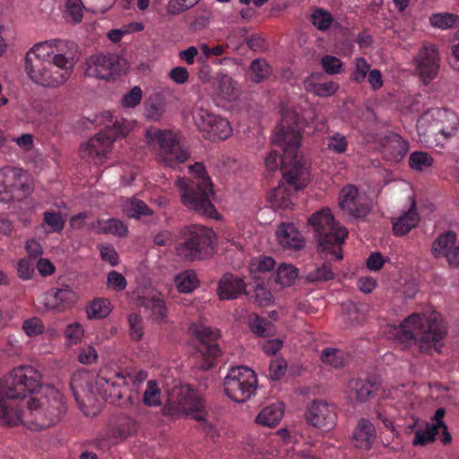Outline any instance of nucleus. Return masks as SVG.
<instances>
[{"label": "nucleus", "instance_id": "obj_1", "mask_svg": "<svg viewBox=\"0 0 459 459\" xmlns=\"http://www.w3.org/2000/svg\"><path fill=\"white\" fill-rule=\"evenodd\" d=\"M74 41L50 39L35 44L25 56V71L36 84L57 88L71 76L77 62Z\"/></svg>", "mask_w": 459, "mask_h": 459}, {"label": "nucleus", "instance_id": "obj_2", "mask_svg": "<svg viewBox=\"0 0 459 459\" xmlns=\"http://www.w3.org/2000/svg\"><path fill=\"white\" fill-rule=\"evenodd\" d=\"M297 131H291L288 135L290 142L286 144V136L280 133L277 140L285 146V156L282 158V177L285 183H280L272 189L267 201L273 209H290L293 205L294 193L307 186L310 181V171L306 161L299 155V141Z\"/></svg>", "mask_w": 459, "mask_h": 459}, {"label": "nucleus", "instance_id": "obj_3", "mask_svg": "<svg viewBox=\"0 0 459 459\" xmlns=\"http://www.w3.org/2000/svg\"><path fill=\"white\" fill-rule=\"evenodd\" d=\"M40 373L31 366H20L0 382V424L16 426L22 422V402L40 385Z\"/></svg>", "mask_w": 459, "mask_h": 459}, {"label": "nucleus", "instance_id": "obj_4", "mask_svg": "<svg viewBox=\"0 0 459 459\" xmlns=\"http://www.w3.org/2000/svg\"><path fill=\"white\" fill-rule=\"evenodd\" d=\"M394 334L401 342L416 343L421 352L431 353L434 351L439 353L446 329L437 313L429 316L413 313L394 328Z\"/></svg>", "mask_w": 459, "mask_h": 459}, {"label": "nucleus", "instance_id": "obj_5", "mask_svg": "<svg viewBox=\"0 0 459 459\" xmlns=\"http://www.w3.org/2000/svg\"><path fill=\"white\" fill-rule=\"evenodd\" d=\"M189 169L191 178H180L177 181L183 204L189 210L216 219L218 212L211 200L213 195L212 183L205 167L201 162H195Z\"/></svg>", "mask_w": 459, "mask_h": 459}, {"label": "nucleus", "instance_id": "obj_6", "mask_svg": "<svg viewBox=\"0 0 459 459\" xmlns=\"http://www.w3.org/2000/svg\"><path fill=\"white\" fill-rule=\"evenodd\" d=\"M148 377V373L139 370L130 374L122 370L101 368L96 377L95 385L100 396L108 403L117 406L133 405L138 402V397L127 394L131 389L138 390V385Z\"/></svg>", "mask_w": 459, "mask_h": 459}, {"label": "nucleus", "instance_id": "obj_7", "mask_svg": "<svg viewBox=\"0 0 459 459\" xmlns=\"http://www.w3.org/2000/svg\"><path fill=\"white\" fill-rule=\"evenodd\" d=\"M307 227L323 251L331 250L336 260L342 259L341 245L348 237V230L334 221L329 208H323L314 212L307 220Z\"/></svg>", "mask_w": 459, "mask_h": 459}, {"label": "nucleus", "instance_id": "obj_8", "mask_svg": "<svg viewBox=\"0 0 459 459\" xmlns=\"http://www.w3.org/2000/svg\"><path fill=\"white\" fill-rule=\"evenodd\" d=\"M104 116L109 119L110 125H107L81 148L82 157L95 163H102L110 152L113 143L119 137H125L132 128L131 123L124 118L113 120L110 112H106Z\"/></svg>", "mask_w": 459, "mask_h": 459}, {"label": "nucleus", "instance_id": "obj_9", "mask_svg": "<svg viewBox=\"0 0 459 459\" xmlns=\"http://www.w3.org/2000/svg\"><path fill=\"white\" fill-rule=\"evenodd\" d=\"M213 238V230L207 227L186 226L179 232L177 255L188 261L201 259L212 248Z\"/></svg>", "mask_w": 459, "mask_h": 459}, {"label": "nucleus", "instance_id": "obj_10", "mask_svg": "<svg viewBox=\"0 0 459 459\" xmlns=\"http://www.w3.org/2000/svg\"><path fill=\"white\" fill-rule=\"evenodd\" d=\"M34 190L30 174L17 167L5 166L0 169V202H22Z\"/></svg>", "mask_w": 459, "mask_h": 459}, {"label": "nucleus", "instance_id": "obj_11", "mask_svg": "<svg viewBox=\"0 0 459 459\" xmlns=\"http://www.w3.org/2000/svg\"><path fill=\"white\" fill-rule=\"evenodd\" d=\"M147 143L158 150V158L167 167L174 168L186 161L189 153L181 148L176 134L168 130L149 129L145 133Z\"/></svg>", "mask_w": 459, "mask_h": 459}, {"label": "nucleus", "instance_id": "obj_12", "mask_svg": "<svg viewBox=\"0 0 459 459\" xmlns=\"http://www.w3.org/2000/svg\"><path fill=\"white\" fill-rule=\"evenodd\" d=\"M226 395L236 403L250 400L257 389V377L254 370L245 366L231 368L224 377Z\"/></svg>", "mask_w": 459, "mask_h": 459}, {"label": "nucleus", "instance_id": "obj_13", "mask_svg": "<svg viewBox=\"0 0 459 459\" xmlns=\"http://www.w3.org/2000/svg\"><path fill=\"white\" fill-rule=\"evenodd\" d=\"M202 407V400L197 392L189 385H179L169 392L164 410L170 415L194 413L195 420H203L204 415Z\"/></svg>", "mask_w": 459, "mask_h": 459}, {"label": "nucleus", "instance_id": "obj_14", "mask_svg": "<svg viewBox=\"0 0 459 459\" xmlns=\"http://www.w3.org/2000/svg\"><path fill=\"white\" fill-rule=\"evenodd\" d=\"M297 131L298 134V141H299V147L300 146V140H301V127L299 126V117L298 113L292 110L289 109H282L281 111V119L278 126V129L275 132L273 138V143L277 144L280 148L282 153L276 150H272L269 154L264 159V164L267 168V169L271 171H275L279 164H281V170L282 171V162L281 160L285 156L284 152V145L283 143H281L280 141H278L276 138L280 133H282L286 136V144L288 142H290V137L288 135L290 134L291 131Z\"/></svg>", "mask_w": 459, "mask_h": 459}, {"label": "nucleus", "instance_id": "obj_15", "mask_svg": "<svg viewBox=\"0 0 459 459\" xmlns=\"http://www.w3.org/2000/svg\"><path fill=\"white\" fill-rule=\"evenodd\" d=\"M48 404L40 403L36 398H31L28 403V410L35 419L34 429L49 428L56 424L65 412L66 407L62 395L56 392L52 400L47 401Z\"/></svg>", "mask_w": 459, "mask_h": 459}, {"label": "nucleus", "instance_id": "obj_16", "mask_svg": "<svg viewBox=\"0 0 459 459\" xmlns=\"http://www.w3.org/2000/svg\"><path fill=\"white\" fill-rule=\"evenodd\" d=\"M196 337V356L202 359L200 367L208 370L214 366L216 359L221 355V349L217 343L220 336L219 331L208 326H198L195 329Z\"/></svg>", "mask_w": 459, "mask_h": 459}, {"label": "nucleus", "instance_id": "obj_17", "mask_svg": "<svg viewBox=\"0 0 459 459\" xmlns=\"http://www.w3.org/2000/svg\"><path fill=\"white\" fill-rule=\"evenodd\" d=\"M194 121L204 137L210 141L226 140L232 132L229 121L204 108H198L194 115Z\"/></svg>", "mask_w": 459, "mask_h": 459}, {"label": "nucleus", "instance_id": "obj_18", "mask_svg": "<svg viewBox=\"0 0 459 459\" xmlns=\"http://www.w3.org/2000/svg\"><path fill=\"white\" fill-rule=\"evenodd\" d=\"M85 74L90 77L109 80L120 75L126 68V63L116 54H98L91 56L86 63Z\"/></svg>", "mask_w": 459, "mask_h": 459}, {"label": "nucleus", "instance_id": "obj_19", "mask_svg": "<svg viewBox=\"0 0 459 459\" xmlns=\"http://www.w3.org/2000/svg\"><path fill=\"white\" fill-rule=\"evenodd\" d=\"M413 62L424 84L429 83L437 76L440 69V56L435 45L424 44L415 56Z\"/></svg>", "mask_w": 459, "mask_h": 459}, {"label": "nucleus", "instance_id": "obj_20", "mask_svg": "<svg viewBox=\"0 0 459 459\" xmlns=\"http://www.w3.org/2000/svg\"><path fill=\"white\" fill-rule=\"evenodd\" d=\"M433 121L427 133L449 140L455 136L459 129V117L452 110L443 108L436 109L432 114Z\"/></svg>", "mask_w": 459, "mask_h": 459}, {"label": "nucleus", "instance_id": "obj_21", "mask_svg": "<svg viewBox=\"0 0 459 459\" xmlns=\"http://www.w3.org/2000/svg\"><path fill=\"white\" fill-rule=\"evenodd\" d=\"M77 299L76 293L68 287L51 288L38 298V302L45 310L61 312L72 307Z\"/></svg>", "mask_w": 459, "mask_h": 459}, {"label": "nucleus", "instance_id": "obj_22", "mask_svg": "<svg viewBox=\"0 0 459 459\" xmlns=\"http://www.w3.org/2000/svg\"><path fill=\"white\" fill-rule=\"evenodd\" d=\"M306 420L315 428L331 429L335 426V408L325 401L315 400L307 409Z\"/></svg>", "mask_w": 459, "mask_h": 459}, {"label": "nucleus", "instance_id": "obj_23", "mask_svg": "<svg viewBox=\"0 0 459 459\" xmlns=\"http://www.w3.org/2000/svg\"><path fill=\"white\" fill-rule=\"evenodd\" d=\"M339 206L355 218H364L370 211L369 204L352 185L342 187L339 196Z\"/></svg>", "mask_w": 459, "mask_h": 459}, {"label": "nucleus", "instance_id": "obj_24", "mask_svg": "<svg viewBox=\"0 0 459 459\" xmlns=\"http://www.w3.org/2000/svg\"><path fill=\"white\" fill-rule=\"evenodd\" d=\"M137 305L150 310L154 320L161 321L167 316V307L164 298L156 290H149L140 295Z\"/></svg>", "mask_w": 459, "mask_h": 459}, {"label": "nucleus", "instance_id": "obj_25", "mask_svg": "<svg viewBox=\"0 0 459 459\" xmlns=\"http://www.w3.org/2000/svg\"><path fill=\"white\" fill-rule=\"evenodd\" d=\"M279 244L284 250L298 251L303 248L305 240L293 224H281L276 231Z\"/></svg>", "mask_w": 459, "mask_h": 459}, {"label": "nucleus", "instance_id": "obj_26", "mask_svg": "<svg viewBox=\"0 0 459 459\" xmlns=\"http://www.w3.org/2000/svg\"><path fill=\"white\" fill-rule=\"evenodd\" d=\"M70 388L79 406L84 403V398L92 394V379L89 372L79 370L74 372L70 379Z\"/></svg>", "mask_w": 459, "mask_h": 459}, {"label": "nucleus", "instance_id": "obj_27", "mask_svg": "<svg viewBox=\"0 0 459 459\" xmlns=\"http://www.w3.org/2000/svg\"><path fill=\"white\" fill-rule=\"evenodd\" d=\"M393 232L397 237L407 235L420 222V215L416 209V204L412 200L410 208L397 218H392Z\"/></svg>", "mask_w": 459, "mask_h": 459}, {"label": "nucleus", "instance_id": "obj_28", "mask_svg": "<svg viewBox=\"0 0 459 459\" xmlns=\"http://www.w3.org/2000/svg\"><path fill=\"white\" fill-rule=\"evenodd\" d=\"M383 152L387 160L400 161L409 150V143L398 134H389L382 140Z\"/></svg>", "mask_w": 459, "mask_h": 459}, {"label": "nucleus", "instance_id": "obj_29", "mask_svg": "<svg viewBox=\"0 0 459 459\" xmlns=\"http://www.w3.org/2000/svg\"><path fill=\"white\" fill-rule=\"evenodd\" d=\"M377 437L374 424L367 419H360L353 432V443L357 448L369 450Z\"/></svg>", "mask_w": 459, "mask_h": 459}, {"label": "nucleus", "instance_id": "obj_30", "mask_svg": "<svg viewBox=\"0 0 459 459\" xmlns=\"http://www.w3.org/2000/svg\"><path fill=\"white\" fill-rule=\"evenodd\" d=\"M244 281L231 273H225L218 283V295L221 299H234L245 291Z\"/></svg>", "mask_w": 459, "mask_h": 459}, {"label": "nucleus", "instance_id": "obj_31", "mask_svg": "<svg viewBox=\"0 0 459 459\" xmlns=\"http://www.w3.org/2000/svg\"><path fill=\"white\" fill-rule=\"evenodd\" d=\"M88 229L97 234H113L120 237L127 234V227L117 219L97 220L89 224Z\"/></svg>", "mask_w": 459, "mask_h": 459}, {"label": "nucleus", "instance_id": "obj_32", "mask_svg": "<svg viewBox=\"0 0 459 459\" xmlns=\"http://www.w3.org/2000/svg\"><path fill=\"white\" fill-rule=\"evenodd\" d=\"M284 412V405L281 402L272 403L264 407L257 415L256 422L266 427H274L281 420Z\"/></svg>", "mask_w": 459, "mask_h": 459}, {"label": "nucleus", "instance_id": "obj_33", "mask_svg": "<svg viewBox=\"0 0 459 459\" xmlns=\"http://www.w3.org/2000/svg\"><path fill=\"white\" fill-rule=\"evenodd\" d=\"M320 359L326 366L340 368L348 362L349 356L340 349L326 347L322 351Z\"/></svg>", "mask_w": 459, "mask_h": 459}, {"label": "nucleus", "instance_id": "obj_34", "mask_svg": "<svg viewBox=\"0 0 459 459\" xmlns=\"http://www.w3.org/2000/svg\"><path fill=\"white\" fill-rule=\"evenodd\" d=\"M344 313L341 319L344 327H350L361 324L366 318V307L364 305H356L349 303L344 307Z\"/></svg>", "mask_w": 459, "mask_h": 459}, {"label": "nucleus", "instance_id": "obj_35", "mask_svg": "<svg viewBox=\"0 0 459 459\" xmlns=\"http://www.w3.org/2000/svg\"><path fill=\"white\" fill-rule=\"evenodd\" d=\"M273 74L272 66L264 58L254 59L249 65L251 82L260 83L269 79Z\"/></svg>", "mask_w": 459, "mask_h": 459}, {"label": "nucleus", "instance_id": "obj_36", "mask_svg": "<svg viewBox=\"0 0 459 459\" xmlns=\"http://www.w3.org/2000/svg\"><path fill=\"white\" fill-rule=\"evenodd\" d=\"M455 240L456 235L452 231H447L441 234L432 244V255L436 258H446V253H448L451 250L454 244L455 243Z\"/></svg>", "mask_w": 459, "mask_h": 459}, {"label": "nucleus", "instance_id": "obj_37", "mask_svg": "<svg viewBox=\"0 0 459 459\" xmlns=\"http://www.w3.org/2000/svg\"><path fill=\"white\" fill-rule=\"evenodd\" d=\"M217 90L218 93L228 100H235L239 94L238 83L226 74L218 75Z\"/></svg>", "mask_w": 459, "mask_h": 459}, {"label": "nucleus", "instance_id": "obj_38", "mask_svg": "<svg viewBox=\"0 0 459 459\" xmlns=\"http://www.w3.org/2000/svg\"><path fill=\"white\" fill-rule=\"evenodd\" d=\"M110 311L109 300L103 298H96L86 306L87 317L90 320L103 319Z\"/></svg>", "mask_w": 459, "mask_h": 459}, {"label": "nucleus", "instance_id": "obj_39", "mask_svg": "<svg viewBox=\"0 0 459 459\" xmlns=\"http://www.w3.org/2000/svg\"><path fill=\"white\" fill-rule=\"evenodd\" d=\"M429 23L442 30L456 28L459 26V15L452 13H436L430 15Z\"/></svg>", "mask_w": 459, "mask_h": 459}, {"label": "nucleus", "instance_id": "obj_40", "mask_svg": "<svg viewBox=\"0 0 459 459\" xmlns=\"http://www.w3.org/2000/svg\"><path fill=\"white\" fill-rule=\"evenodd\" d=\"M249 327L259 337L272 336L274 333V325L264 317L252 314L249 317Z\"/></svg>", "mask_w": 459, "mask_h": 459}, {"label": "nucleus", "instance_id": "obj_41", "mask_svg": "<svg viewBox=\"0 0 459 459\" xmlns=\"http://www.w3.org/2000/svg\"><path fill=\"white\" fill-rule=\"evenodd\" d=\"M350 388L355 393L356 398L364 402L377 388V383L369 379H352L349 384Z\"/></svg>", "mask_w": 459, "mask_h": 459}, {"label": "nucleus", "instance_id": "obj_42", "mask_svg": "<svg viewBox=\"0 0 459 459\" xmlns=\"http://www.w3.org/2000/svg\"><path fill=\"white\" fill-rule=\"evenodd\" d=\"M175 283L179 292L190 293L197 288L199 281L193 270H186L176 276Z\"/></svg>", "mask_w": 459, "mask_h": 459}, {"label": "nucleus", "instance_id": "obj_43", "mask_svg": "<svg viewBox=\"0 0 459 459\" xmlns=\"http://www.w3.org/2000/svg\"><path fill=\"white\" fill-rule=\"evenodd\" d=\"M142 400L143 404L147 407H158L161 405V391L156 380L152 379L147 381Z\"/></svg>", "mask_w": 459, "mask_h": 459}, {"label": "nucleus", "instance_id": "obj_44", "mask_svg": "<svg viewBox=\"0 0 459 459\" xmlns=\"http://www.w3.org/2000/svg\"><path fill=\"white\" fill-rule=\"evenodd\" d=\"M297 277L298 271L293 265L281 264L277 268L274 281L282 288L291 285Z\"/></svg>", "mask_w": 459, "mask_h": 459}, {"label": "nucleus", "instance_id": "obj_45", "mask_svg": "<svg viewBox=\"0 0 459 459\" xmlns=\"http://www.w3.org/2000/svg\"><path fill=\"white\" fill-rule=\"evenodd\" d=\"M124 211L130 218L139 219L142 216H148L152 214V211L142 200L133 198L127 201L124 205Z\"/></svg>", "mask_w": 459, "mask_h": 459}, {"label": "nucleus", "instance_id": "obj_46", "mask_svg": "<svg viewBox=\"0 0 459 459\" xmlns=\"http://www.w3.org/2000/svg\"><path fill=\"white\" fill-rule=\"evenodd\" d=\"M439 431L440 429H438L437 426H434L431 423H427L423 429H418L416 430L412 445L417 446L431 443L436 439Z\"/></svg>", "mask_w": 459, "mask_h": 459}, {"label": "nucleus", "instance_id": "obj_47", "mask_svg": "<svg viewBox=\"0 0 459 459\" xmlns=\"http://www.w3.org/2000/svg\"><path fill=\"white\" fill-rule=\"evenodd\" d=\"M335 271L330 262H325L321 266H318L309 272L307 279L310 282L326 281L334 279Z\"/></svg>", "mask_w": 459, "mask_h": 459}, {"label": "nucleus", "instance_id": "obj_48", "mask_svg": "<svg viewBox=\"0 0 459 459\" xmlns=\"http://www.w3.org/2000/svg\"><path fill=\"white\" fill-rule=\"evenodd\" d=\"M433 158L426 152L417 151L411 153L409 166L411 169L423 171L432 167Z\"/></svg>", "mask_w": 459, "mask_h": 459}, {"label": "nucleus", "instance_id": "obj_49", "mask_svg": "<svg viewBox=\"0 0 459 459\" xmlns=\"http://www.w3.org/2000/svg\"><path fill=\"white\" fill-rule=\"evenodd\" d=\"M312 24L320 31L329 30L333 23V17L328 11L316 8L311 14Z\"/></svg>", "mask_w": 459, "mask_h": 459}, {"label": "nucleus", "instance_id": "obj_50", "mask_svg": "<svg viewBox=\"0 0 459 459\" xmlns=\"http://www.w3.org/2000/svg\"><path fill=\"white\" fill-rule=\"evenodd\" d=\"M43 221L52 232H61L65 225V219L59 212L46 211L43 213Z\"/></svg>", "mask_w": 459, "mask_h": 459}, {"label": "nucleus", "instance_id": "obj_51", "mask_svg": "<svg viewBox=\"0 0 459 459\" xmlns=\"http://www.w3.org/2000/svg\"><path fill=\"white\" fill-rule=\"evenodd\" d=\"M198 48L202 53L201 56L197 57V62L204 64L206 60L212 56H221L225 53L226 47L221 44H217L213 46H210L206 43H200Z\"/></svg>", "mask_w": 459, "mask_h": 459}, {"label": "nucleus", "instance_id": "obj_52", "mask_svg": "<svg viewBox=\"0 0 459 459\" xmlns=\"http://www.w3.org/2000/svg\"><path fill=\"white\" fill-rule=\"evenodd\" d=\"M129 336L133 341H139L143 334V322L140 315L132 313L128 316Z\"/></svg>", "mask_w": 459, "mask_h": 459}, {"label": "nucleus", "instance_id": "obj_53", "mask_svg": "<svg viewBox=\"0 0 459 459\" xmlns=\"http://www.w3.org/2000/svg\"><path fill=\"white\" fill-rule=\"evenodd\" d=\"M308 91L319 97H330L335 94L339 89V84L334 82L324 83L308 84Z\"/></svg>", "mask_w": 459, "mask_h": 459}, {"label": "nucleus", "instance_id": "obj_54", "mask_svg": "<svg viewBox=\"0 0 459 459\" xmlns=\"http://www.w3.org/2000/svg\"><path fill=\"white\" fill-rule=\"evenodd\" d=\"M327 148L334 153H344L348 147L346 137L340 133H333L327 137Z\"/></svg>", "mask_w": 459, "mask_h": 459}, {"label": "nucleus", "instance_id": "obj_55", "mask_svg": "<svg viewBox=\"0 0 459 459\" xmlns=\"http://www.w3.org/2000/svg\"><path fill=\"white\" fill-rule=\"evenodd\" d=\"M370 72V65L364 57H358L356 59V66L351 74V80L356 83H362L365 82L367 76Z\"/></svg>", "mask_w": 459, "mask_h": 459}, {"label": "nucleus", "instance_id": "obj_56", "mask_svg": "<svg viewBox=\"0 0 459 459\" xmlns=\"http://www.w3.org/2000/svg\"><path fill=\"white\" fill-rule=\"evenodd\" d=\"M275 266V261L271 256H258L251 260L250 271L252 273H267Z\"/></svg>", "mask_w": 459, "mask_h": 459}, {"label": "nucleus", "instance_id": "obj_57", "mask_svg": "<svg viewBox=\"0 0 459 459\" xmlns=\"http://www.w3.org/2000/svg\"><path fill=\"white\" fill-rule=\"evenodd\" d=\"M445 414H446L445 409L438 408L436 411L434 417L432 418V420L434 422L431 424L434 426H437V428L438 429L442 430V433H443L442 443L446 445L451 442L452 437H451L450 433L448 432V429H447L446 425L443 421V418H444Z\"/></svg>", "mask_w": 459, "mask_h": 459}, {"label": "nucleus", "instance_id": "obj_58", "mask_svg": "<svg viewBox=\"0 0 459 459\" xmlns=\"http://www.w3.org/2000/svg\"><path fill=\"white\" fill-rule=\"evenodd\" d=\"M321 65L326 74H336L341 73L342 63L338 57L326 55L322 57Z\"/></svg>", "mask_w": 459, "mask_h": 459}, {"label": "nucleus", "instance_id": "obj_59", "mask_svg": "<svg viewBox=\"0 0 459 459\" xmlns=\"http://www.w3.org/2000/svg\"><path fill=\"white\" fill-rule=\"evenodd\" d=\"M84 334V330L79 323H73L66 326L65 336L70 344H77L81 342Z\"/></svg>", "mask_w": 459, "mask_h": 459}, {"label": "nucleus", "instance_id": "obj_60", "mask_svg": "<svg viewBox=\"0 0 459 459\" xmlns=\"http://www.w3.org/2000/svg\"><path fill=\"white\" fill-rule=\"evenodd\" d=\"M287 369V363L282 359L271 360L269 365V377L273 380H279L284 377Z\"/></svg>", "mask_w": 459, "mask_h": 459}, {"label": "nucleus", "instance_id": "obj_61", "mask_svg": "<svg viewBox=\"0 0 459 459\" xmlns=\"http://www.w3.org/2000/svg\"><path fill=\"white\" fill-rule=\"evenodd\" d=\"M18 276L22 280H30L34 273V261L30 258H22L17 264Z\"/></svg>", "mask_w": 459, "mask_h": 459}, {"label": "nucleus", "instance_id": "obj_62", "mask_svg": "<svg viewBox=\"0 0 459 459\" xmlns=\"http://www.w3.org/2000/svg\"><path fill=\"white\" fill-rule=\"evenodd\" d=\"M199 0H170L168 11L172 14L181 13L193 7Z\"/></svg>", "mask_w": 459, "mask_h": 459}, {"label": "nucleus", "instance_id": "obj_63", "mask_svg": "<svg viewBox=\"0 0 459 459\" xmlns=\"http://www.w3.org/2000/svg\"><path fill=\"white\" fill-rule=\"evenodd\" d=\"M66 13L74 22H80L82 19V9L81 0H67Z\"/></svg>", "mask_w": 459, "mask_h": 459}, {"label": "nucleus", "instance_id": "obj_64", "mask_svg": "<svg viewBox=\"0 0 459 459\" xmlns=\"http://www.w3.org/2000/svg\"><path fill=\"white\" fill-rule=\"evenodd\" d=\"M22 329L27 335L36 336L43 332L44 325L39 318L32 317L23 322Z\"/></svg>", "mask_w": 459, "mask_h": 459}]
</instances>
